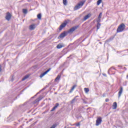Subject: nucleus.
I'll use <instances>...</instances> for the list:
<instances>
[{"instance_id": "3", "label": "nucleus", "mask_w": 128, "mask_h": 128, "mask_svg": "<svg viewBox=\"0 0 128 128\" xmlns=\"http://www.w3.org/2000/svg\"><path fill=\"white\" fill-rule=\"evenodd\" d=\"M68 36V32L64 31V32L61 33L60 36L58 37V38L60 40V38H64L65 36Z\"/></svg>"}, {"instance_id": "13", "label": "nucleus", "mask_w": 128, "mask_h": 128, "mask_svg": "<svg viewBox=\"0 0 128 128\" xmlns=\"http://www.w3.org/2000/svg\"><path fill=\"white\" fill-rule=\"evenodd\" d=\"M76 86H78L76 84L74 85L70 89V91L69 92V94H72V92H74V90L76 88Z\"/></svg>"}, {"instance_id": "36", "label": "nucleus", "mask_w": 128, "mask_h": 128, "mask_svg": "<svg viewBox=\"0 0 128 128\" xmlns=\"http://www.w3.org/2000/svg\"><path fill=\"white\" fill-rule=\"evenodd\" d=\"M0 72H2V68L0 67Z\"/></svg>"}, {"instance_id": "6", "label": "nucleus", "mask_w": 128, "mask_h": 128, "mask_svg": "<svg viewBox=\"0 0 128 128\" xmlns=\"http://www.w3.org/2000/svg\"><path fill=\"white\" fill-rule=\"evenodd\" d=\"M102 117L99 116L97 118V120H96V126H98L102 124Z\"/></svg>"}, {"instance_id": "1", "label": "nucleus", "mask_w": 128, "mask_h": 128, "mask_svg": "<svg viewBox=\"0 0 128 128\" xmlns=\"http://www.w3.org/2000/svg\"><path fill=\"white\" fill-rule=\"evenodd\" d=\"M126 30V25L122 23L118 26L116 30V32H122Z\"/></svg>"}, {"instance_id": "27", "label": "nucleus", "mask_w": 128, "mask_h": 128, "mask_svg": "<svg viewBox=\"0 0 128 128\" xmlns=\"http://www.w3.org/2000/svg\"><path fill=\"white\" fill-rule=\"evenodd\" d=\"M72 126H80V123L78 122L77 124H74Z\"/></svg>"}, {"instance_id": "5", "label": "nucleus", "mask_w": 128, "mask_h": 128, "mask_svg": "<svg viewBox=\"0 0 128 128\" xmlns=\"http://www.w3.org/2000/svg\"><path fill=\"white\" fill-rule=\"evenodd\" d=\"M68 24V21L65 20L59 27V30H62L64 28H66Z\"/></svg>"}, {"instance_id": "41", "label": "nucleus", "mask_w": 128, "mask_h": 128, "mask_svg": "<svg viewBox=\"0 0 128 128\" xmlns=\"http://www.w3.org/2000/svg\"><path fill=\"white\" fill-rule=\"evenodd\" d=\"M126 77L128 78V75H127Z\"/></svg>"}, {"instance_id": "34", "label": "nucleus", "mask_w": 128, "mask_h": 128, "mask_svg": "<svg viewBox=\"0 0 128 128\" xmlns=\"http://www.w3.org/2000/svg\"><path fill=\"white\" fill-rule=\"evenodd\" d=\"M106 102H110V99H108V98H106Z\"/></svg>"}, {"instance_id": "26", "label": "nucleus", "mask_w": 128, "mask_h": 128, "mask_svg": "<svg viewBox=\"0 0 128 128\" xmlns=\"http://www.w3.org/2000/svg\"><path fill=\"white\" fill-rule=\"evenodd\" d=\"M100 2H102V0H98L97 2V6H100Z\"/></svg>"}, {"instance_id": "8", "label": "nucleus", "mask_w": 128, "mask_h": 128, "mask_svg": "<svg viewBox=\"0 0 128 128\" xmlns=\"http://www.w3.org/2000/svg\"><path fill=\"white\" fill-rule=\"evenodd\" d=\"M78 28V26H75L72 27V28H70L68 31V34H70V32H74Z\"/></svg>"}, {"instance_id": "32", "label": "nucleus", "mask_w": 128, "mask_h": 128, "mask_svg": "<svg viewBox=\"0 0 128 128\" xmlns=\"http://www.w3.org/2000/svg\"><path fill=\"white\" fill-rule=\"evenodd\" d=\"M56 110V108H54V107L51 110H50V112H54V110Z\"/></svg>"}, {"instance_id": "21", "label": "nucleus", "mask_w": 128, "mask_h": 128, "mask_svg": "<svg viewBox=\"0 0 128 128\" xmlns=\"http://www.w3.org/2000/svg\"><path fill=\"white\" fill-rule=\"evenodd\" d=\"M84 90L86 94H88L90 92V89L88 88H84Z\"/></svg>"}, {"instance_id": "7", "label": "nucleus", "mask_w": 128, "mask_h": 128, "mask_svg": "<svg viewBox=\"0 0 128 128\" xmlns=\"http://www.w3.org/2000/svg\"><path fill=\"white\" fill-rule=\"evenodd\" d=\"M42 100V96H39V98H38L37 99H36L35 100H34L32 102V104H38V102H40V101Z\"/></svg>"}, {"instance_id": "40", "label": "nucleus", "mask_w": 128, "mask_h": 128, "mask_svg": "<svg viewBox=\"0 0 128 128\" xmlns=\"http://www.w3.org/2000/svg\"><path fill=\"white\" fill-rule=\"evenodd\" d=\"M100 44H102V42H100Z\"/></svg>"}, {"instance_id": "14", "label": "nucleus", "mask_w": 128, "mask_h": 128, "mask_svg": "<svg viewBox=\"0 0 128 128\" xmlns=\"http://www.w3.org/2000/svg\"><path fill=\"white\" fill-rule=\"evenodd\" d=\"M112 109L113 110H116V108L118 107V104L116 102H114L112 104Z\"/></svg>"}, {"instance_id": "42", "label": "nucleus", "mask_w": 128, "mask_h": 128, "mask_svg": "<svg viewBox=\"0 0 128 128\" xmlns=\"http://www.w3.org/2000/svg\"><path fill=\"white\" fill-rule=\"evenodd\" d=\"M118 67L120 66H118Z\"/></svg>"}, {"instance_id": "23", "label": "nucleus", "mask_w": 128, "mask_h": 128, "mask_svg": "<svg viewBox=\"0 0 128 128\" xmlns=\"http://www.w3.org/2000/svg\"><path fill=\"white\" fill-rule=\"evenodd\" d=\"M63 4L64 6H66L68 4V1L66 0H63Z\"/></svg>"}, {"instance_id": "4", "label": "nucleus", "mask_w": 128, "mask_h": 128, "mask_svg": "<svg viewBox=\"0 0 128 128\" xmlns=\"http://www.w3.org/2000/svg\"><path fill=\"white\" fill-rule=\"evenodd\" d=\"M88 106H82L79 108V112H86V110H88V108H86Z\"/></svg>"}, {"instance_id": "24", "label": "nucleus", "mask_w": 128, "mask_h": 128, "mask_svg": "<svg viewBox=\"0 0 128 128\" xmlns=\"http://www.w3.org/2000/svg\"><path fill=\"white\" fill-rule=\"evenodd\" d=\"M76 97L73 98L72 100L70 102V104H74V102H76Z\"/></svg>"}, {"instance_id": "37", "label": "nucleus", "mask_w": 128, "mask_h": 128, "mask_svg": "<svg viewBox=\"0 0 128 128\" xmlns=\"http://www.w3.org/2000/svg\"><path fill=\"white\" fill-rule=\"evenodd\" d=\"M46 90V88H44L42 90Z\"/></svg>"}, {"instance_id": "2", "label": "nucleus", "mask_w": 128, "mask_h": 128, "mask_svg": "<svg viewBox=\"0 0 128 128\" xmlns=\"http://www.w3.org/2000/svg\"><path fill=\"white\" fill-rule=\"evenodd\" d=\"M84 2H86V1L82 0L78 3V4H76L74 8V10H80V8H82V6L84 4Z\"/></svg>"}, {"instance_id": "15", "label": "nucleus", "mask_w": 128, "mask_h": 128, "mask_svg": "<svg viewBox=\"0 0 128 128\" xmlns=\"http://www.w3.org/2000/svg\"><path fill=\"white\" fill-rule=\"evenodd\" d=\"M34 28H36L35 24H31L30 26V30H34Z\"/></svg>"}, {"instance_id": "25", "label": "nucleus", "mask_w": 128, "mask_h": 128, "mask_svg": "<svg viewBox=\"0 0 128 128\" xmlns=\"http://www.w3.org/2000/svg\"><path fill=\"white\" fill-rule=\"evenodd\" d=\"M22 12L25 14H28V10L26 9H22Z\"/></svg>"}, {"instance_id": "10", "label": "nucleus", "mask_w": 128, "mask_h": 128, "mask_svg": "<svg viewBox=\"0 0 128 128\" xmlns=\"http://www.w3.org/2000/svg\"><path fill=\"white\" fill-rule=\"evenodd\" d=\"M51 70L52 68H49L47 70H46L45 72H43L40 75V78H42L43 76H46V74H48V72H50V70Z\"/></svg>"}, {"instance_id": "31", "label": "nucleus", "mask_w": 128, "mask_h": 128, "mask_svg": "<svg viewBox=\"0 0 128 128\" xmlns=\"http://www.w3.org/2000/svg\"><path fill=\"white\" fill-rule=\"evenodd\" d=\"M82 100L83 101L84 104H87L88 102L84 100V99H82Z\"/></svg>"}, {"instance_id": "30", "label": "nucleus", "mask_w": 128, "mask_h": 128, "mask_svg": "<svg viewBox=\"0 0 128 128\" xmlns=\"http://www.w3.org/2000/svg\"><path fill=\"white\" fill-rule=\"evenodd\" d=\"M97 24H100V18H98V20H96Z\"/></svg>"}, {"instance_id": "17", "label": "nucleus", "mask_w": 128, "mask_h": 128, "mask_svg": "<svg viewBox=\"0 0 128 128\" xmlns=\"http://www.w3.org/2000/svg\"><path fill=\"white\" fill-rule=\"evenodd\" d=\"M90 16V14H88L84 17V20H86Z\"/></svg>"}, {"instance_id": "28", "label": "nucleus", "mask_w": 128, "mask_h": 128, "mask_svg": "<svg viewBox=\"0 0 128 128\" xmlns=\"http://www.w3.org/2000/svg\"><path fill=\"white\" fill-rule=\"evenodd\" d=\"M60 106V104L56 103V104L55 106H54V108L56 109V108H58V106Z\"/></svg>"}, {"instance_id": "35", "label": "nucleus", "mask_w": 128, "mask_h": 128, "mask_svg": "<svg viewBox=\"0 0 128 128\" xmlns=\"http://www.w3.org/2000/svg\"><path fill=\"white\" fill-rule=\"evenodd\" d=\"M72 55H70V56L68 57V58H72Z\"/></svg>"}, {"instance_id": "12", "label": "nucleus", "mask_w": 128, "mask_h": 128, "mask_svg": "<svg viewBox=\"0 0 128 128\" xmlns=\"http://www.w3.org/2000/svg\"><path fill=\"white\" fill-rule=\"evenodd\" d=\"M114 38V36H112L110 38L106 40L105 41V42L106 44L108 42H110Z\"/></svg>"}, {"instance_id": "11", "label": "nucleus", "mask_w": 128, "mask_h": 128, "mask_svg": "<svg viewBox=\"0 0 128 128\" xmlns=\"http://www.w3.org/2000/svg\"><path fill=\"white\" fill-rule=\"evenodd\" d=\"M122 90H123L122 86H120V91L118 93V98H120V96H122Z\"/></svg>"}, {"instance_id": "38", "label": "nucleus", "mask_w": 128, "mask_h": 128, "mask_svg": "<svg viewBox=\"0 0 128 128\" xmlns=\"http://www.w3.org/2000/svg\"><path fill=\"white\" fill-rule=\"evenodd\" d=\"M74 98H78V96H76Z\"/></svg>"}, {"instance_id": "22", "label": "nucleus", "mask_w": 128, "mask_h": 128, "mask_svg": "<svg viewBox=\"0 0 128 128\" xmlns=\"http://www.w3.org/2000/svg\"><path fill=\"white\" fill-rule=\"evenodd\" d=\"M60 78V75H58L57 77L55 78V82H57Z\"/></svg>"}, {"instance_id": "33", "label": "nucleus", "mask_w": 128, "mask_h": 128, "mask_svg": "<svg viewBox=\"0 0 128 128\" xmlns=\"http://www.w3.org/2000/svg\"><path fill=\"white\" fill-rule=\"evenodd\" d=\"M11 82H14V76H12L11 78Z\"/></svg>"}, {"instance_id": "19", "label": "nucleus", "mask_w": 128, "mask_h": 128, "mask_svg": "<svg viewBox=\"0 0 128 128\" xmlns=\"http://www.w3.org/2000/svg\"><path fill=\"white\" fill-rule=\"evenodd\" d=\"M37 17L38 20H42V14H39L37 15Z\"/></svg>"}, {"instance_id": "20", "label": "nucleus", "mask_w": 128, "mask_h": 128, "mask_svg": "<svg viewBox=\"0 0 128 128\" xmlns=\"http://www.w3.org/2000/svg\"><path fill=\"white\" fill-rule=\"evenodd\" d=\"M100 23H97V25H96V28H97V30H100Z\"/></svg>"}, {"instance_id": "29", "label": "nucleus", "mask_w": 128, "mask_h": 128, "mask_svg": "<svg viewBox=\"0 0 128 128\" xmlns=\"http://www.w3.org/2000/svg\"><path fill=\"white\" fill-rule=\"evenodd\" d=\"M102 13L100 12L98 16V18H102Z\"/></svg>"}, {"instance_id": "16", "label": "nucleus", "mask_w": 128, "mask_h": 128, "mask_svg": "<svg viewBox=\"0 0 128 128\" xmlns=\"http://www.w3.org/2000/svg\"><path fill=\"white\" fill-rule=\"evenodd\" d=\"M64 45H62V44H59L56 46V48L60 49L62 48H63Z\"/></svg>"}, {"instance_id": "39", "label": "nucleus", "mask_w": 128, "mask_h": 128, "mask_svg": "<svg viewBox=\"0 0 128 128\" xmlns=\"http://www.w3.org/2000/svg\"><path fill=\"white\" fill-rule=\"evenodd\" d=\"M84 40H86V38H84V40H82V42H84Z\"/></svg>"}, {"instance_id": "9", "label": "nucleus", "mask_w": 128, "mask_h": 128, "mask_svg": "<svg viewBox=\"0 0 128 128\" xmlns=\"http://www.w3.org/2000/svg\"><path fill=\"white\" fill-rule=\"evenodd\" d=\"M10 18H12V14L10 13V12H7L6 14V19L7 20H10Z\"/></svg>"}, {"instance_id": "44", "label": "nucleus", "mask_w": 128, "mask_h": 128, "mask_svg": "<svg viewBox=\"0 0 128 128\" xmlns=\"http://www.w3.org/2000/svg\"><path fill=\"white\" fill-rule=\"evenodd\" d=\"M66 128V126H65V127H64V128Z\"/></svg>"}, {"instance_id": "18", "label": "nucleus", "mask_w": 128, "mask_h": 128, "mask_svg": "<svg viewBox=\"0 0 128 128\" xmlns=\"http://www.w3.org/2000/svg\"><path fill=\"white\" fill-rule=\"evenodd\" d=\"M28 76H30L28 75H26L25 76H24L22 78V80H26V78H28Z\"/></svg>"}, {"instance_id": "43", "label": "nucleus", "mask_w": 128, "mask_h": 128, "mask_svg": "<svg viewBox=\"0 0 128 128\" xmlns=\"http://www.w3.org/2000/svg\"><path fill=\"white\" fill-rule=\"evenodd\" d=\"M40 94V92L37 93V94Z\"/></svg>"}]
</instances>
